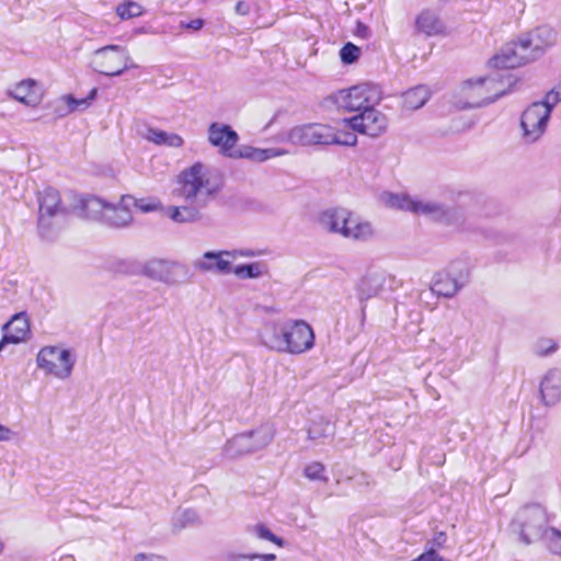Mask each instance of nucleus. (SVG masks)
Masks as SVG:
<instances>
[{
  "mask_svg": "<svg viewBox=\"0 0 561 561\" xmlns=\"http://www.w3.org/2000/svg\"><path fill=\"white\" fill-rule=\"evenodd\" d=\"M380 198L389 208L411 211L414 215H423L442 224L459 225L463 221V213L459 207L447 206L436 201L419 199L407 194L389 192L382 193Z\"/></svg>",
  "mask_w": 561,
  "mask_h": 561,
  "instance_id": "1",
  "label": "nucleus"
},
{
  "mask_svg": "<svg viewBox=\"0 0 561 561\" xmlns=\"http://www.w3.org/2000/svg\"><path fill=\"white\" fill-rule=\"evenodd\" d=\"M178 194L188 204L206 206L208 201L219 191L220 184L209 167L195 162L179 174Z\"/></svg>",
  "mask_w": 561,
  "mask_h": 561,
  "instance_id": "2",
  "label": "nucleus"
},
{
  "mask_svg": "<svg viewBox=\"0 0 561 561\" xmlns=\"http://www.w3.org/2000/svg\"><path fill=\"white\" fill-rule=\"evenodd\" d=\"M286 140L304 147L313 145L355 146L357 144V136L341 130L339 122L335 126L311 123L298 125L289 129Z\"/></svg>",
  "mask_w": 561,
  "mask_h": 561,
  "instance_id": "3",
  "label": "nucleus"
},
{
  "mask_svg": "<svg viewBox=\"0 0 561 561\" xmlns=\"http://www.w3.org/2000/svg\"><path fill=\"white\" fill-rule=\"evenodd\" d=\"M381 101V91L373 83H360L348 89H342L325 96L322 106L325 110L347 112L364 111Z\"/></svg>",
  "mask_w": 561,
  "mask_h": 561,
  "instance_id": "4",
  "label": "nucleus"
},
{
  "mask_svg": "<svg viewBox=\"0 0 561 561\" xmlns=\"http://www.w3.org/2000/svg\"><path fill=\"white\" fill-rule=\"evenodd\" d=\"M129 203L131 195H123L117 205L110 204L100 197H89L83 203L85 217L101 220L114 228L128 227L133 222V214Z\"/></svg>",
  "mask_w": 561,
  "mask_h": 561,
  "instance_id": "5",
  "label": "nucleus"
},
{
  "mask_svg": "<svg viewBox=\"0 0 561 561\" xmlns=\"http://www.w3.org/2000/svg\"><path fill=\"white\" fill-rule=\"evenodd\" d=\"M76 363L75 352L62 344L43 346L36 355L38 369L59 380L71 377Z\"/></svg>",
  "mask_w": 561,
  "mask_h": 561,
  "instance_id": "6",
  "label": "nucleus"
},
{
  "mask_svg": "<svg viewBox=\"0 0 561 561\" xmlns=\"http://www.w3.org/2000/svg\"><path fill=\"white\" fill-rule=\"evenodd\" d=\"M510 85V78L505 82L504 77L496 73L494 76L470 79L461 88L462 95L466 99V107H478L495 101L505 94L506 87Z\"/></svg>",
  "mask_w": 561,
  "mask_h": 561,
  "instance_id": "7",
  "label": "nucleus"
},
{
  "mask_svg": "<svg viewBox=\"0 0 561 561\" xmlns=\"http://www.w3.org/2000/svg\"><path fill=\"white\" fill-rule=\"evenodd\" d=\"M274 438V430L268 424L234 435L224 446L222 453L229 459H234L265 448Z\"/></svg>",
  "mask_w": 561,
  "mask_h": 561,
  "instance_id": "8",
  "label": "nucleus"
},
{
  "mask_svg": "<svg viewBox=\"0 0 561 561\" xmlns=\"http://www.w3.org/2000/svg\"><path fill=\"white\" fill-rule=\"evenodd\" d=\"M547 523L546 511L540 505H528L516 513L511 528L519 536L520 541L529 545L545 538Z\"/></svg>",
  "mask_w": 561,
  "mask_h": 561,
  "instance_id": "9",
  "label": "nucleus"
},
{
  "mask_svg": "<svg viewBox=\"0 0 561 561\" xmlns=\"http://www.w3.org/2000/svg\"><path fill=\"white\" fill-rule=\"evenodd\" d=\"M91 68L107 77L121 76L128 68L136 67L126 47L107 45L96 49L91 57Z\"/></svg>",
  "mask_w": 561,
  "mask_h": 561,
  "instance_id": "10",
  "label": "nucleus"
},
{
  "mask_svg": "<svg viewBox=\"0 0 561 561\" xmlns=\"http://www.w3.org/2000/svg\"><path fill=\"white\" fill-rule=\"evenodd\" d=\"M469 278L470 271L467 263L455 260L434 275L431 290L437 296L451 298L466 286Z\"/></svg>",
  "mask_w": 561,
  "mask_h": 561,
  "instance_id": "11",
  "label": "nucleus"
},
{
  "mask_svg": "<svg viewBox=\"0 0 561 561\" xmlns=\"http://www.w3.org/2000/svg\"><path fill=\"white\" fill-rule=\"evenodd\" d=\"M339 125L341 130L353 136L359 133L376 138L387 130L388 119L383 113L369 106L358 115L341 119Z\"/></svg>",
  "mask_w": 561,
  "mask_h": 561,
  "instance_id": "12",
  "label": "nucleus"
},
{
  "mask_svg": "<svg viewBox=\"0 0 561 561\" xmlns=\"http://www.w3.org/2000/svg\"><path fill=\"white\" fill-rule=\"evenodd\" d=\"M251 257V250L206 251L193 262L195 270L216 275H228L232 271V262L237 257Z\"/></svg>",
  "mask_w": 561,
  "mask_h": 561,
  "instance_id": "13",
  "label": "nucleus"
},
{
  "mask_svg": "<svg viewBox=\"0 0 561 561\" xmlns=\"http://www.w3.org/2000/svg\"><path fill=\"white\" fill-rule=\"evenodd\" d=\"M549 118V110L543 104H530L520 117L523 139L528 144L538 141L547 129Z\"/></svg>",
  "mask_w": 561,
  "mask_h": 561,
  "instance_id": "14",
  "label": "nucleus"
},
{
  "mask_svg": "<svg viewBox=\"0 0 561 561\" xmlns=\"http://www.w3.org/2000/svg\"><path fill=\"white\" fill-rule=\"evenodd\" d=\"M518 38L530 61L538 59L557 44V33L548 25L538 26Z\"/></svg>",
  "mask_w": 561,
  "mask_h": 561,
  "instance_id": "15",
  "label": "nucleus"
},
{
  "mask_svg": "<svg viewBox=\"0 0 561 561\" xmlns=\"http://www.w3.org/2000/svg\"><path fill=\"white\" fill-rule=\"evenodd\" d=\"M285 344V353H305L313 347V330L304 320H287Z\"/></svg>",
  "mask_w": 561,
  "mask_h": 561,
  "instance_id": "16",
  "label": "nucleus"
},
{
  "mask_svg": "<svg viewBox=\"0 0 561 561\" xmlns=\"http://www.w3.org/2000/svg\"><path fill=\"white\" fill-rule=\"evenodd\" d=\"M38 203V227L43 232H45L54 226L55 218L64 216L65 208L61 205L58 191L51 187L44 190L39 194Z\"/></svg>",
  "mask_w": 561,
  "mask_h": 561,
  "instance_id": "17",
  "label": "nucleus"
},
{
  "mask_svg": "<svg viewBox=\"0 0 561 561\" xmlns=\"http://www.w3.org/2000/svg\"><path fill=\"white\" fill-rule=\"evenodd\" d=\"M207 139L221 154L236 157L234 146L239 141V136L229 125L211 123L207 130Z\"/></svg>",
  "mask_w": 561,
  "mask_h": 561,
  "instance_id": "18",
  "label": "nucleus"
},
{
  "mask_svg": "<svg viewBox=\"0 0 561 561\" xmlns=\"http://www.w3.org/2000/svg\"><path fill=\"white\" fill-rule=\"evenodd\" d=\"M531 62L525 49L520 46L519 38L508 43L489 60V66L496 69H511Z\"/></svg>",
  "mask_w": 561,
  "mask_h": 561,
  "instance_id": "19",
  "label": "nucleus"
},
{
  "mask_svg": "<svg viewBox=\"0 0 561 561\" xmlns=\"http://www.w3.org/2000/svg\"><path fill=\"white\" fill-rule=\"evenodd\" d=\"M13 100L30 107H36L43 100L44 92L37 81L25 79L8 90Z\"/></svg>",
  "mask_w": 561,
  "mask_h": 561,
  "instance_id": "20",
  "label": "nucleus"
},
{
  "mask_svg": "<svg viewBox=\"0 0 561 561\" xmlns=\"http://www.w3.org/2000/svg\"><path fill=\"white\" fill-rule=\"evenodd\" d=\"M287 321H270L260 331L261 343L271 351L285 353Z\"/></svg>",
  "mask_w": 561,
  "mask_h": 561,
  "instance_id": "21",
  "label": "nucleus"
},
{
  "mask_svg": "<svg viewBox=\"0 0 561 561\" xmlns=\"http://www.w3.org/2000/svg\"><path fill=\"white\" fill-rule=\"evenodd\" d=\"M540 398L545 405L553 407L561 401V370L549 369L539 385Z\"/></svg>",
  "mask_w": 561,
  "mask_h": 561,
  "instance_id": "22",
  "label": "nucleus"
},
{
  "mask_svg": "<svg viewBox=\"0 0 561 561\" xmlns=\"http://www.w3.org/2000/svg\"><path fill=\"white\" fill-rule=\"evenodd\" d=\"M351 210L342 207L327 208L318 215L319 226L329 233L342 237Z\"/></svg>",
  "mask_w": 561,
  "mask_h": 561,
  "instance_id": "23",
  "label": "nucleus"
},
{
  "mask_svg": "<svg viewBox=\"0 0 561 561\" xmlns=\"http://www.w3.org/2000/svg\"><path fill=\"white\" fill-rule=\"evenodd\" d=\"M342 237L356 242H367L375 237V229L370 221L351 211Z\"/></svg>",
  "mask_w": 561,
  "mask_h": 561,
  "instance_id": "24",
  "label": "nucleus"
},
{
  "mask_svg": "<svg viewBox=\"0 0 561 561\" xmlns=\"http://www.w3.org/2000/svg\"><path fill=\"white\" fill-rule=\"evenodd\" d=\"M96 95V88H93L88 96L82 99H76L71 94H65L57 100L56 113L58 116L65 117L73 112L84 111L91 105L92 101L95 100Z\"/></svg>",
  "mask_w": 561,
  "mask_h": 561,
  "instance_id": "25",
  "label": "nucleus"
},
{
  "mask_svg": "<svg viewBox=\"0 0 561 561\" xmlns=\"http://www.w3.org/2000/svg\"><path fill=\"white\" fill-rule=\"evenodd\" d=\"M2 330L10 335L11 343L18 344L25 341L30 334V322L25 312L16 313L5 323Z\"/></svg>",
  "mask_w": 561,
  "mask_h": 561,
  "instance_id": "26",
  "label": "nucleus"
},
{
  "mask_svg": "<svg viewBox=\"0 0 561 561\" xmlns=\"http://www.w3.org/2000/svg\"><path fill=\"white\" fill-rule=\"evenodd\" d=\"M417 30L427 36L438 35L444 32L445 27L437 15L428 10L422 11L415 21Z\"/></svg>",
  "mask_w": 561,
  "mask_h": 561,
  "instance_id": "27",
  "label": "nucleus"
},
{
  "mask_svg": "<svg viewBox=\"0 0 561 561\" xmlns=\"http://www.w3.org/2000/svg\"><path fill=\"white\" fill-rule=\"evenodd\" d=\"M145 138L159 146H167L171 148H180L183 146V138L175 133H168L164 130L149 128L145 135Z\"/></svg>",
  "mask_w": 561,
  "mask_h": 561,
  "instance_id": "28",
  "label": "nucleus"
},
{
  "mask_svg": "<svg viewBox=\"0 0 561 561\" xmlns=\"http://www.w3.org/2000/svg\"><path fill=\"white\" fill-rule=\"evenodd\" d=\"M199 206L190 204L187 206H170L167 215L178 224L194 222L201 218Z\"/></svg>",
  "mask_w": 561,
  "mask_h": 561,
  "instance_id": "29",
  "label": "nucleus"
},
{
  "mask_svg": "<svg viewBox=\"0 0 561 561\" xmlns=\"http://www.w3.org/2000/svg\"><path fill=\"white\" fill-rule=\"evenodd\" d=\"M142 273L151 279L165 283L171 277V265L163 260H151L144 265Z\"/></svg>",
  "mask_w": 561,
  "mask_h": 561,
  "instance_id": "30",
  "label": "nucleus"
},
{
  "mask_svg": "<svg viewBox=\"0 0 561 561\" xmlns=\"http://www.w3.org/2000/svg\"><path fill=\"white\" fill-rule=\"evenodd\" d=\"M430 99V91L425 85H417L403 93V106L407 110H417Z\"/></svg>",
  "mask_w": 561,
  "mask_h": 561,
  "instance_id": "31",
  "label": "nucleus"
},
{
  "mask_svg": "<svg viewBox=\"0 0 561 561\" xmlns=\"http://www.w3.org/2000/svg\"><path fill=\"white\" fill-rule=\"evenodd\" d=\"M333 434V425L323 416L312 420L307 427L308 439L317 442Z\"/></svg>",
  "mask_w": 561,
  "mask_h": 561,
  "instance_id": "32",
  "label": "nucleus"
},
{
  "mask_svg": "<svg viewBox=\"0 0 561 561\" xmlns=\"http://www.w3.org/2000/svg\"><path fill=\"white\" fill-rule=\"evenodd\" d=\"M232 274L240 279L259 278L267 273L266 266L261 262L232 266Z\"/></svg>",
  "mask_w": 561,
  "mask_h": 561,
  "instance_id": "33",
  "label": "nucleus"
},
{
  "mask_svg": "<svg viewBox=\"0 0 561 561\" xmlns=\"http://www.w3.org/2000/svg\"><path fill=\"white\" fill-rule=\"evenodd\" d=\"M381 288V282L377 276H365L357 284V293L360 300L376 296Z\"/></svg>",
  "mask_w": 561,
  "mask_h": 561,
  "instance_id": "34",
  "label": "nucleus"
},
{
  "mask_svg": "<svg viewBox=\"0 0 561 561\" xmlns=\"http://www.w3.org/2000/svg\"><path fill=\"white\" fill-rule=\"evenodd\" d=\"M198 520V515L194 510H179L173 515L172 528L174 531H181L185 527L197 524Z\"/></svg>",
  "mask_w": 561,
  "mask_h": 561,
  "instance_id": "35",
  "label": "nucleus"
},
{
  "mask_svg": "<svg viewBox=\"0 0 561 561\" xmlns=\"http://www.w3.org/2000/svg\"><path fill=\"white\" fill-rule=\"evenodd\" d=\"M274 553H242L229 551L225 553L220 561H275Z\"/></svg>",
  "mask_w": 561,
  "mask_h": 561,
  "instance_id": "36",
  "label": "nucleus"
},
{
  "mask_svg": "<svg viewBox=\"0 0 561 561\" xmlns=\"http://www.w3.org/2000/svg\"><path fill=\"white\" fill-rule=\"evenodd\" d=\"M248 533L254 536L257 539L268 540L273 543H276L279 547L284 546V540L277 536H275L265 525L255 524L248 527Z\"/></svg>",
  "mask_w": 561,
  "mask_h": 561,
  "instance_id": "37",
  "label": "nucleus"
},
{
  "mask_svg": "<svg viewBox=\"0 0 561 561\" xmlns=\"http://www.w3.org/2000/svg\"><path fill=\"white\" fill-rule=\"evenodd\" d=\"M543 540L547 549L561 558V531L554 527L547 528Z\"/></svg>",
  "mask_w": 561,
  "mask_h": 561,
  "instance_id": "38",
  "label": "nucleus"
},
{
  "mask_svg": "<svg viewBox=\"0 0 561 561\" xmlns=\"http://www.w3.org/2000/svg\"><path fill=\"white\" fill-rule=\"evenodd\" d=\"M116 13L121 20H129L142 15L144 8L135 1H126L116 7Z\"/></svg>",
  "mask_w": 561,
  "mask_h": 561,
  "instance_id": "39",
  "label": "nucleus"
},
{
  "mask_svg": "<svg viewBox=\"0 0 561 561\" xmlns=\"http://www.w3.org/2000/svg\"><path fill=\"white\" fill-rule=\"evenodd\" d=\"M327 470L323 463L312 461L304 468V476L310 481L328 482Z\"/></svg>",
  "mask_w": 561,
  "mask_h": 561,
  "instance_id": "40",
  "label": "nucleus"
},
{
  "mask_svg": "<svg viewBox=\"0 0 561 561\" xmlns=\"http://www.w3.org/2000/svg\"><path fill=\"white\" fill-rule=\"evenodd\" d=\"M130 208L135 207L141 213H151L161 208V203L156 197L147 198H135L133 196V203H129Z\"/></svg>",
  "mask_w": 561,
  "mask_h": 561,
  "instance_id": "41",
  "label": "nucleus"
},
{
  "mask_svg": "<svg viewBox=\"0 0 561 561\" xmlns=\"http://www.w3.org/2000/svg\"><path fill=\"white\" fill-rule=\"evenodd\" d=\"M558 350V343L549 337H541L534 344V353L538 356H548Z\"/></svg>",
  "mask_w": 561,
  "mask_h": 561,
  "instance_id": "42",
  "label": "nucleus"
},
{
  "mask_svg": "<svg viewBox=\"0 0 561 561\" xmlns=\"http://www.w3.org/2000/svg\"><path fill=\"white\" fill-rule=\"evenodd\" d=\"M252 161L255 162H263L272 158L285 156L288 153V151L284 149L278 148H267V149H260L255 148L254 151H252Z\"/></svg>",
  "mask_w": 561,
  "mask_h": 561,
  "instance_id": "43",
  "label": "nucleus"
},
{
  "mask_svg": "<svg viewBox=\"0 0 561 561\" xmlns=\"http://www.w3.org/2000/svg\"><path fill=\"white\" fill-rule=\"evenodd\" d=\"M360 48L353 43L345 44L340 50V57L343 64L351 65L360 56Z\"/></svg>",
  "mask_w": 561,
  "mask_h": 561,
  "instance_id": "44",
  "label": "nucleus"
},
{
  "mask_svg": "<svg viewBox=\"0 0 561 561\" xmlns=\"http://www.w3.org/2000/svg\"><path fill=\"white\" fill-rule=\"evenodd\" d=\"M561 101V91L560 90H551L549 91L542 101L536 102L537 104H543L545 107L549 110V114H551L552 108Z\"/></svg>",
  "mask_w": 561,
  "mask_h": 561,
  "instance_id": "45",
  "label": "nucleus"
},
{
  "mask_svg": "<svg viewBox=\"0 0 561 561\" xmlns=\"http://www.w3.org/2000/svg\"><path fill=\"white\" fill-rule=\"evenodd\" d=\"M134 561H165L164 557L153 553H138Z\"/></svg>",
  "mask_w": 561,
  "mask_h": 561,
  "instance_id": "46",
  "label": "nucleus"
},
{
  "mask_svg": "<svg viewBox=\"0 0 561 561\" xmlns=\"http://www.w3.org/2000/svg\"><path fill=\"white\" fill-rule=\"evenodd\" d=\"M234 12L238 15L247 16L251 12V5L245 1H238L234 5Z\"/></svg>",
  "mask_w": 561,
  "mask_h": 561,
  "instance_id": "47",
  "label": "nucleus"
},
{
  "mask_svg": "<svg viewBox=\"0 0 561 561\" xmlns=\"http://www.w3.org/2000/svg\"><path fill=\"white\" fill-rule=\"evenodd\" d=\"M447 540V536L445 533L440 531V533H437L435 534L433 540L430 542L431 547H437V548H442L445 542Z\"/></svg>",
  "mask_w": 561,
  "mask_h": 561,
  "instance_id": "48",
  "label": "nucleus"
},
{
  "mask_svg": "<svg viewBox=\"0 0 561 561\" xmlns=\"http://www.w3.org/2000/svg\"><path fill=\"white\" fill-rule=\"evenodd\" d=\"M355 35L362 38H368L370 36L369 28L362 22H357L355 28Z\"/></svg>",
  "mask_w": 561,
  "mask_h": 561,
  "instance_id": "49",
  "label": "nucleus"
},
{
  "mask_svg": "<svg viewBox=\"0 0 561 561\" xmlns=\"http://www.w3.org/2000/svg\"><path fill=\"white\" fill-rule=\"evenodd\" d=\"M182 26L185 27V28L193 30V31H198V30H201L204 26V20L195 19V20H192L191 22H188L186 24L182 23Z\"/></svg>",
  "mask_w": 561,
  "mask_h": 561,
  "instance_id": "50",
  "label": "nucleus"
},
{
  "mask_svg": "<svg viewBox=\"0 0 561 561\" xmlns=\"http://www.w3.org/2000/svg\"><path fill=\"white\" fill-rule=\"evenodd\" d=\"M14 436V433L7 426L0 423V442L9 440Z\"/></svg>",
  "mask_w": 561,
  "mask_h": 561,
  "instance_id": "51",
  "label": "nucleus"
},
{
  "mask_svg": "<svg viewBox=\"0 0 561 561\" xmlns=\"http://www.w3.org/2000/svg\"><path fill=\"white\" fill-rule=\"evenodd\" d=\"M254 149L255 148H253V147H245L242 150H240L239 152L236 151L234 158H245V159L252 160V154H253L252 151H254Z\"/></svg>",
  "mask_w": 561,
  "mask_h": 561,
  "instance_id": "52",
  "label": "nucleus"
},
{
  "mask_svg": "<svg viewBox=\"0 0 561 561\" xmlns=\"http://www.w3.org/2000/svg\"><path fill=\"white\" fill-rule=\"evenodd\" d=\"M11 343V339H10V335H8L7 333L3 334L1 341H0V352L3 350V347Z\"/></svg>",
  "mask_w": 561,
  "mask_h": 561,
  "instance_id": "53",
  "label": "nucleus"
},
{
  "mask_svg": "<svg viewBox=\"0 0 561 561\" xmlns=\"http://www.w3.org/2000/svg\"><path fill=\"white\" fill-rule=\"evenodd\" d=\"M69 559H70V561H76V560H73L71 557H69Z\"/></svg>",
  "mask_w": 561,
  "mask_h": 561,
  "instance_id": "54",
  "label": "nucleus"
}]
</instances>
